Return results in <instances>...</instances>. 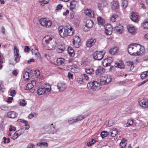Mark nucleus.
Returning a JSON list of instances; mask_svg holds the SVG:
<instances>
[{
    "instance_id": "obj_1",
    "label": "nucleus",
    "mask_w": 148,
    "mask_h": 148,
    "mask_svg": "<svg viewBox=\"0 0 148 148\" xmlns=\"http://www.w3.org/2000/svg\"><path fill=\"white\" fill-rule=\"evenodd\" d=\"M145 51L143 47L140 44L133 43L128 45L127 51L131 55L138 56L142 54Z\"/></svg>"
},
{
    "instance_id": "obj_52",
    "label": "nucleus",
    "mask_w": 148,
    "mask_h": 148,
    "mask_svg": "<svg viewBox=\"0 0 148 148\" xmlns=\"http://www.w3.org/2000/svg\"><path fill=\"white\" fill-rule=\"evenodd\" d=\"M3 139L4 140L3 142L5 144L8 143L10 141V140L9 138H7L6 137H4L3 138Z\"/></svg>"
},
{
    "instance_id": "obj_25",
    "label": "nucleus",
    "mask_w": 148,
    "mask_h": 148,
    "mask_svg": "<svg viewBox=\"0 0 148 148\" xmlns=\"http://www.w3.org/2000/svg\"><path fill=\"white\" fill-rule=\"evenodd\" d=\"M85 72L88 74L91 75L93 74L94 73V70L93 68H85Z\"/></svg>"
},
{
    "instance_id": "obj_22",
    "label": "nucleus",
    "mask_w": 148,
    "mask_h": 148,
    "mask_svg": "<svg viewBox=\"0 0 148 148\" xmlns=\"http://www.w3.org/2000/svg\"><path fill=\"white\" fill-rule=\"evenodd\" d=\"M130 17L132 20L134 22H137L139 20L138 15L134 12L131 13Z\"/></svg>"
},
{
    "instance_id": "obj_11",
    "label": "nucleus",
    "mask_w": 148,
    "mask_h": 148,
    "mask_svg": "<svg viewBox=\"0 0 148 148\" xmlns=\"http://www.w3.org/2000/svg\"><path fill=\"white\" fill-rule=\"evenodd\" d=\"M134 67V66L133 62L129 61L126 62L125 68L127 71H129L132 70Z\"/></svg>"
},
{
    "instance_id": "obj_56",
    "label": "nucleus",
    "mask_w": 148,
    "mask_h": 148,
    "mask_svg": "<svg viewBox=\"0 0 148 148\" xmlns=\"http://www.w3.org/2000/svg\"><path fill=\"white\" fill-rule=\"evenodd\" d=\"M62 7V5H61V4H58V5L57 6L56 9V11H58L59 10H60L61 9Z\"/></svg>"
},
{
    "instance_id": "obj_29",
    "label": "nucleus",
    "mask_w": 148,
    "mask_h": 148,
    "mask_svg": "<svg viewBox=\"0 0 148 148\" xmlns=\"http://www.w3.org/2000/svg\"><path fill=\"white\" fill-rule=\"evenodd\" d=\"M129 33L132 34L135 33L136 29L135 27L132 25H130L128 28Z\"/></svg>"
},
{
    "instance_id": "obj_13",
    "label": "nucleus",
    "mask_w": 148,
    "mask_h": 148,
    "mask_svg": "<svg viewBox=\"0 0 148 148\" xmlns=\"http://www.w3.org/2000/svg\"><path fill=\"white\" fill-rule=\"evenodd\" d=\"M57 87L60 91H63L66 88V84L64 82H60L58 83Z\"/></svg>"
},
{
    "instance_id": "obj_43",
    "label": "nucleus",
    "mask_w": 148,
    "mask_h": 148,
    "mask_svg": "<svg viewBox=\"0 0 148 148\" xmlns=\"http://www.w3.org/2000/svg\"><path fill=\"white\" fill-rule=\"evenodd\" d=\"M133 123V120L132 119H129L128 120L127 123L126 124V127H128L130 126Z\"/></svg>"
},
{
    "instance_id": "obj_40",
    "label": "nucleus",
    "mask_w": 148,
    "mask_h": 148,
    "mask_svg": "<svg viewBox=\"0 0 148 148\" xmlns=\"http://www.w3.org/2000/svg\"><path fill=\"white\" fill-rule=\"evenodd\" d=\"M118 16L116 14H113L112 15L110 18V21L112 22H114L115 21V19L117 18Z\"/></svg>"
},
{
    "instance_id": "obj_47",
    "label": "nucleus",
    "mask_w": 148,
    "mask_h": 148,
    "mask_svg": "<svg viewBox=\"0 0 148 148\" xmlns=\"http://www.w3.org/2000/svg\"><path fill=\"white\" fill-rule=\"evenodd\" d=\"M96 141L94 139H92L91 141L87 143V145L88 146H90L93 145L95 143Z\"/></svg>"
},
{
    "instance_id": "obj_18",
    "label": "nucleus",
    "mask_w": 148,
    "mask_h": 148,
    "mask_svg": "<svg viewBox=\"0 0 148 148\" xmlns=\"http://www.w3.org/2000/svg\"><path fill=\"white\" fill-rule=\"evenodd\" d=\"M111 8L112 10H116L118 9L119 4L117 1H113L111 3Z\"/></svg>"
},
{
    "instance_id": "obj_39",
    "label": "nucleus",
    "mask_w": 148,
    "mask_h": 148,
    "mask_svg": "<svg viewBox=\"0 0 148 148\" xmlns=\"http://www.w3.org/2000/svg\"><path fill=\"white\" fill-rule=\"evenodd\" d=\"M23 77L25 80L29 79V72L24 71L23 73Z\"/></svg>"
},
{
    "instance_id": "obj_5",
    "label": "nucleus",
    "mask_w": 148,
    "mask_h": 148,
    "mask_svg": "<svg viewBox=\"0 0 148 148\" xmlns=\"http://www.w3.org/2000/svg\"><path fill=\"white\" fill-rule=\"evenodd\" d=\"M105 53L103 51H96L92 54V56L94 59L100 60H101L104 57Z\"/></svg>"
},
{
    "instance_id": "obj_35",
    "label": "nucleus",
    "mask_w": 148,
    "mask_h": 148,
    "mask_svg": "<svg viewBox=\"0 0 148 148\" xmlns=\"http://www.w3.org/2000/svg\"><path fill=\"white\" fill-rule=\"evenodd\" d=\"M97 21L99 25H103L105 23V20L100 17H97Z\"/></svg>"
},
{
    "instance_id": "obj_34",
    "label": "nucleus",
    "mask_w": 148,
    "mask_h": 148,
    "mask_svg": "<svg viewBox=\"0 0 148 148\" xmlns=\"http://www.w3.org/2000/svg\"><path fill=\"white\" fill-rule=\"evenodd\" d=\"M64 60L62 58H58L57 60V62L59 65H63L64 63Z\"/></svg>"
},
{
    "instance_id": "obj_49",
    "label": "nucleus",
    "mask_w": 148,
    "mask_h": 148,
    "mask_svg": "<svg viewBox=\"0 0 148 148\" xmlns=\"http://www.w3.org/2000/svg\"><path fill=\"white\" fill-rule=\"evenodd\" d=\"M120 29H116V32L119 34L122 33L123 31V27L122 26H120Z\"/></svg>"
},
{
    "instance_id": "obj_23",
    "label": "nucleus",
    "mask_w": 148,
    "mask_h": 148,
    "mask_svg": "<svg viewBox=\"0 0 148 148\" xmlns=\"http://www.w3.org/2000/svg\"><path fill=\"white\" fill-rule=\"evenodd\" d=\"M65 49L64 45L60 44L58 47V49H57V51L58 53H61L64 51Z\"/></svg>"
},
{
    "instance_id": "obj_44",
    "label": "nucleus",
    "mask_w": 148,
    "mask_h": 148,
    "mask_svg": "<svg viewBox=\"0 0 148 148\" xmlns=\"http://www.w3.org/2000/svg\"><path fill=\"white\" fill-rule=\"evenodd\" d=\"M85 118L84 116L79 115L75 119L76 122L78 121H80L84 119Z\"/></svg>"
},
{
    "instance_id": "obj_32",
    "label": "nucleus",
    "mask_w": 148,
    "mask_h": 148,
    "mask_svg": "<svg viewBox=\"0 0 148 148\" xmlns=\"http://www.w3.org/2000/svg\"><path fill=\"white\" fill-rule=\"evenodd\" d=\"M142 25L144 28L148 29V18L145 19L142 23Z\"/></svg>"
},
{
    "instance_id": "obj_59",
    "label": "nucleus",
    "mask_w": 148,
    "mask_h": 148,
    "mask_svg": "<svg viewBox=\"0 0 148 148\" xmlns=\"http://www.w3.org/2000/svg\"><path fill=\"white\" fill-rule=\"evenodd\" d=\"M148 81V78L147 79L139 83L138 84V86H141V85L145 84V83L146 82H147Z\"/></svg>"
},
{
    "instance_id": "obj_2",
    "label": "nucleus",
    "mask_w": 148,
    "mask_h": 148,
    "mask_svg": "<svg viewBox=\"0 0 148 148\" xmlns=\"http://www.w3.org/2000/svg\"><path fill=\"white\" fill-rule=\"evenodd\" d=\"M53 38L47 36L43 38L42 42V46L47 50L55 49L56 46L55 42L52 40Z\"/></svg>"
},
{
    "instance_id": "obj_37",
    "label": "nucleus",
    "mask_w": 148,
    "mask_h": 148,
    "mask_svg": "<svg viewBox=\"0 0 148 148\" xmlns=\"http://www.w3.org/2000/svg\"><path fill=\"white\" fill-rule=\"evenodd\" d=\"M128 4L127 1L126 0H122L121 2V6L123 8H125Z\"/></svg>"
},
{
    "instance_id": "obj_53",
    "label": "nucleus",
    "mask_w": 148,
    "mask_h": 148,
    "mask_svg": "<svg viewBox=\"0 0 148 148\" xmlns=\"http://www.w3.org/2000/svg\"><path fill=\"white\" fill-rule=\"evenodd\" d=\"M16 134H17L18 136H20L23 133V132L22 131V129H20L16 131Z\"/></svg>"
},
{
    "instance_id": "obj_51",
    "label": "nucleus",
    "mask_w": 148,
    "mask_h": 148,
    "mask_svg": "<svg viewBox=\"0 0 148 148\" xmlns=\"http://www.w3.org/2000/svg\"><path fill=\"white\" fill-rule=\"evenodd\" d=\"M37 116V115L36 113L34 112L32 113L29 115L28 117L29 118L31 119L34 117H36Z\"/></svg>"
},
{
    "instance_id": "obj_63",
    "label": "nucleus",
    "mask_w": 148,
    "mask_h": 148,
    "mask_svg": "<svg viewBox=\"0 0 148 148\" xmlns=\"http://www.w3.org/2000/svg\"><path fill=\"white\" fill-rule=\"evenodd\" d=\"M104 60H106V61L107 62H109V63H111L113 61V59L111 57H109L108 58L105 59Z\"/></svg>"
},
{
    "instance_id": "obj_7",
    "label": "nucleus",
    "mask_w": 148,
    "mask_h": 148,
    "mask_svg": "<svg viewBox=\"0 0 148 148\" xmlns=\"http://www.w3.org/2000/svg\"><path fill=\"white\" fill-rule=\"evenodd\" d=\"M81 40L79 37L75 36L73 37V44L74 47L76 48L79 47L80 45Z\"/></svg>"
},
{
    "instance_id": "obj_41",
    "label": "nucleus",
    "mask_w": 148,
    "mask_h": 148,
    "mask_svg": "<svg viewBox=\"0 0 148 148\" xmlns=\"http://www.w3.org/2000/svg\"><path fill=\"white\" fill-rule=\"evenodd\" d=\"M37 145H38L39 146L42 147L43 146L46 145L47 146H48V144L47 143L45 142H40L39 143H37Z\"/></svg>"
},
{
    "instance_id": "obj_12",
    "label": "nucleus",
    "mask_w": 148,
    "mask_h": 148,
    "mask_svg": "<svg viewBox=\"0 0 148 148\" xmlns=\"http://www.w3.org/2000/svg\"><path fill=\"white\" fill-rule=\"evenodd\" d=\"M58 30L59 34L61 37H64L67 36L66 27H63V26H60L59 27Z\"/></svg>"
},
{
    "instance_id": "obj_4",
    "label": "nucleus",
    "mask_w": 148,
    "mask_h": 148,
    "mask_svg": "<svg viewBox=\"0 0 148 148\" xmlns=\"http://www.w3.org/2000/svg\"><path fill=\"white\" fill-rule=\"evenodd\" d=\"M87 87L89 89L95 90L101 88L100 84L97 82H90L88 83Z\"/></svg>"
},
{
    "instance_id": "obj_60",
    "label": "nucleus",
    "mask_w": 148,
    "mask_h": 148,
    "mask_svg": "<svg viewBox=\"0 0 148 148\" xmlns=\"http://www.w3.org/2000/svg\"><path fill=\"white\" fill-rule=\"evenodd\" d=\"M20 105L22 106H25L27 104V103L25 102V101L24 99H23L22 101L20 102Z\"/></svg>"
},
{
    "instance_id": "obj_10",
    "label": "nucleus",
    "mask_w": 148,
    "mask_h": 148,
    "mask_svg": "<svg viewBox=\"0 0 148 148\" xmlns=\"http://www.w3.org/2000/svg\"><path fill=\"white\" fill-rule=\"evenodd\" d=\"M14 60L16 62L15 63L18 62L20 60V56H19V50L17 48L15 45L14 46Z\"/></svg>"
},
{
    "instance_id": "obj_3",
    "label": "nucleus",
    "mask_w": 148,
    "mask_h": 148,
    "mask_svg": "<svg viewBox=\"0 0 148 148\" xmlns=\"http://www.w3.org/2000/svg\"><path fill=\"white\" fill-rule=\"evenodd\" d=\"M55 125L53 123L48 124L45 125L42 129V132L44 133L54 134L57 132Z\"/></svg>"
},
{
    "instance_id": "obj_45",
    "label": "nucleus",
    "mask_w": 148,
    "mask_h": 148,
    "mask_svg": "<svg viewBox=\"0 0 148 148\" xmlns=\"http://www.w3.org/2000/svg\"><path fill=\"white\" fill-rule=\"evenodd\" d=\"M106 60H104L102 62V64L104 66H108L110 65V63L106 61Z\"/></svg>"
},
{
    "instance_id": "obj_28",
    "label": "nucleus",
    "mask_w": 148,
    "mask_h": 148,
    "mask_svg": "<svg viewBox=\"0 0 148 148\" xmlns=\"http://www.w3.org/2000/svg\"><path fill=\"white\" fill-rule=\"evenodd\" d=\"M119 51V49L117 47H114L110 49L109 52L111 54L114 55L117 53Z\"/></svg>"
},
{
    "instance_id": "obj_50",
    "label": "nucleus",
    "mask_w": 148,
    "mask_h": 148,
    "mask_svg": "<svg viewBox=\"0 0 148 148\" xmlns=\"http://www.w3.org/2000/svg\"><path fill=\"white\" fill-rule=\"evenodd\" d=\"M81 77L84 80H86V81H88L89 80L88 76L86 74L82 75Z\"/></svg>"
},
{
    "instance_id": "obj_21",
    "label": "nucleus",
    "mask_w": 148,
    "mask_h": 148,
    "mask_svg": "<svg viewBox=\"0 0 148 148\" xmlns=\"http://www.w3.org/2000/svg\"><path fill=\"white\" fill-rule=\"evenodd\" d=\"M7 116L10 118H14L18 115V114L14 111H10L7 113Z\"/></svg>"
},
{
    "instance_id": "obj_61",
    "label": "nucleus",
    "mask_w": 148,
    "mask_h": 148,
    "mask_svg": "<svg viewBox=\"0 0 148 148\" xmlns=\"http://www.w3.org/2000/svg\"><path fill=\"white\" fill-rule=\"evenodd\" d=\"M68 77L69 79H73V75L71 73L69 72L68 73Z\"/></svg>"
},
{
    "instance_id": "obj_30",
    "label": "nucleus",
    "mask_w": 148,
    "mask_h": 148,
    "mask_svg": "<svg viewBox=\"0 0 148 148\" xmlns=\"http://www.w3.org/2000/svg\"><path fill=\"white\" fill-rule=\"evenodd\" d=\"M115 66L116 67L120 69H122L124 67V65L121 61H119V62H116L115 63Z\"/></svg>"
},
{
    "instance_id": "obj_27",
    "label": "nucleus",
    "mask_w": 148,
    "mask_h": 148,
    "mask_svg": "<svg viewBox=\"0 0 148 148\" xmlns=\"http://www.w3.org/2000/svg\"><path fill=\"white\" fill-rule=\"evenodd\" d=\"M77 2L75 0L72 1L70 3V8L71 10H73L75 8L76 5L77 4Z\"/></svg>"
},
{
    "instance_id": "obj_38",
    "label": "nucleus",
    "mask_w": 148,
    "mask_h": 148,
    "mask_svg": "<svg viewBox=\"0 0 148 148\" xmlns=\"http://www.w3.org/2000/svg\"><path fill=\"white\" fill-rule=\"evenodd\" d=\"M148 76V71L143 72L141 74L140 77L142 79H144Z\"/></svg>"
},
{
    "instance_id": "obj_48",
    "label": "nucleus",
    "mask_w": 148,
    "mask_h": 148,
    "mask_svg": "<svg viewBox=\"0 0 148 148\" xmlns=\"http://www.w3.org/2000/svg\"><path fill=\"white\" fill-rule=\"evenodd\" d=\"M76 122L75 119H73V118H70L68 121V123L69 124H72L75 123Z\"/></svg>"
},
{
    "instance_id": "obj_31",
    "label": "nucleus",
    "mask_w": 148,
    "mask_h": 148,
    "mask_svg": "<svg viewBox=\"0 0 148 148\" xmlns=\"http://www.w3.org/2000/svg\"><path fill=\"white\" fill-rule=\"evenodd\" d=\"M68 52L70 56L73 57L75 55L74 50L71 47H69Z\"/></svg>"
},
{
    "instance_id": "obj_54",
    "label": "nucleus",
    "mask_w": 148,
    "mask_h": 148,
    "mask_svg": "<svg viewBox=\"0 0 148 148\" xmlns=\"http://www.w3.org/2000/svg\"><path fill=\"white\" fill-rule=\"evenodd\" d=\"M77 82L78 83L80 84H82L84 83V79L82 77L78 78Z\"/></svg>"
},
{
    "instance_id": "obj_57",
    "label": "nucleus",
    "mask_w": 148,
    "mask_h": 148,
    "mask_svg": "<svg viewBox=\"0 0 148 148\" xmlns=\"http://www.w3.org/2000/svg\"><path fill=\"white\" fill-rule=\"evenodd\" d=\"M95 73L96 75H98L99 74H101L103 73L101 72L100 69H99V68L96 70Z\"/></svg>"
},
{
    "instance_id": "obj_8",
    "label": "nucleus",
    "mask_w": 148,
    "mask_h": 148,
    "mask_svg": "<svg viewBox=\"0 0 148 148\" xmlns=\"http://www.w3.org/2000/svg\"><path fill=\"white\" fill-rule=\"evenodd\" d=\"M48 87L47 88H45L44 87L39 88L37 90L38 94L39 95H41L44 94L47 90L49 92L51 90V87L50 85L48 84Z\"/></svg>"
},
{
    "instance_id": "obj_26",
    "label": "nucleus",
    "mask_w": 148,
    "mask_h": 148,
    "mask_svg": "<svg viewBox=\"0 0 148 148\" xmlns=\"http://www.w3.org/2000/svg\"><path fill=\"white\" fill-rule=\"evenodd\" d=\"M32 55L36 56V57H37V59L39 60H40L41 57L37 49H35L34 51L32 50Z\"/></svg>"
},
{
    "instance_id": "obj_62",
    "label": "nucleus",
    "mask_w": 148,
    "mask_h": 148,
    "mask_svg": "<svg viewBox=\"0 0 148 148\" xmlns=\"http://www.w3.org/2000/svg\"><path fill=\"white\" fill-rule=\"evenodd\" d=\"M16 130V128L12 126L11 125L10 126V128H9V130L11 132L13 130L14 131H15Z\"/></svg>"
},
{
    "instance_id": "obj_33",
    "label": "nucleus",
    "mask_w": 148,
    "mask_h": 148,
    "mask_svg": "<svg viewBox=\"0 0 148 148\" xmlns=\"http://www.w3.org/2000/svg\"><path fill=\"white\" fill-rule=\"evenodd\" d=\"M47 20L46 18H41L39 21L40 24L42 26L46 27V23Z\"/></svg>"
},
{
    "instance_id": "obj_24",
    "label": "nucleus",
    "mask_w": 148,
    "mask_h": 148,
    "mask_svg": "<svg viewBox=\"0 0 148 148\" xmlns=\"http://www.w3.org/2000/svg\"><path fill=\"white\" fill-rule=\"evenodd\" d=\"M110 135L112 137L115 136L118 134V130L116 128H113L110 130Z\"/></svg>"
},
{
    "instance_id": "obj_14",
    "label": "nucleus",
    "mask_w": 148,
    "mask_h": 148,
    "mask_svg": "<svg viewBox=\"0 0 148 148\" xmlns=\"http://www.w3.org/2000/svg\"><path fill=\"white\" fill-rule=\"evenodd\" d=\"M84 13L88 16L94 18L95 17V15L93 11L89 9L86 8L85 10Z\"/></svg>"
},
{
    "instance_id": "obj_9",
    "label": "nucleus",
    "mask_w": 148,
    "mask_h": 148,
    "mask_svg": "<svg viewBox=\"0 0 148 148\" xmlns=\"http://www.w3.org/2000/svg\"><path fill=\"white\" fill-rule=\"evenodd\" d=\"M93 23L91 20L88 19L86 21V25L84 27V30L85 31H88L89 29L91 28L93 25Z\"/></svg>"
},
{
    "instance_id": "obj_6",
    "label": "nucleus",
    "mask_w": 148,
    "mask_h": 148,
    "mask_svg": "<svg viewBox=\"0 0 148 148\" xmlns=\"http://www.w3.org/2000/svg\"><path fill=\"white\" fill-rule=\"evenodd\" d=\"M112 80L111 77L108 75H106L102 77L100 80V84L103 85L108 84Z\"/></svg>"
},
{
    "instance_id": "obj_42",
    "label": "nucleus",
    "mask_w": 148,
    "mask_h": 148,
    "mask_svg": "<svg viewBox=\"0 0 148 148\" xmlns=\"http://www.w3.org/2000/svg\"><path fill=\"white\" fill-rule=\"evenodd\" d=\"M125 141L126 140L125 139L123 138L122 140L120 143V146L121 147V148H123L126 145V143H125Z\"/></svg>"
},
{
    "instance_id": "obj_64",
    "label": "nucleus",
    "mask_w": 148,
    "mask_h": 148,
    "mask_svg": "<svg viewBox=\"0 0 148 148\" xmlns=\"http://www.w3.org/2000/svg\"><path fill=\"white\" fill-rule=\"evenodd\" d=\"M16 94L15 91L14 90H13L10 91V95L11 96L14 97Z\"/></svg>"
},
{
    "instance_id": "obj_19",
    "label": "nucleus",
    "mask_w": 148,
    "mask_h": 148,
    "mask_svg": "<svg viewBox=\"0 0 148 148\" xmlns=\"http://www.w3.org/2000/svg\"><path fill=\"white\" fill-rule=\"evenodd\" d=\"M66 33L67 36H71L73 34L74 31L71 26L68 27L67 26L66 27Z\"/></svg>"
},
{
    "instance_id": "obj_16",
    "label": "nucleus",
    "mask_w": 148,
    "mask_h": 148,
    "mask_svg": "<svg viewBox=\"0 0 148 148\" xmlns=\"http://www.w3.org/2000/svg\"><path fill=\"white\" fill-rule=\"evenodd\" d=\"M139 105L144 108H148V99H142L139 102Z\"/></svg>"
},
{
    "instance_id": "obj_55",
    "label": "nucleus",
    "mask_w": 148,
    "mask_h": 148,
    "mask_svg": "<svg viewBox=\"0 0 148 148\" xmlns=\"http://www.w3.org/2000/svg\"><path fill=\"white\" fill-rule=\"evenodd\" d=\"M39 2H41V4H45L48 3L49 1V0H39Z\"/></svg>"
},
{
    "instance_id": "obj_20",
    "label": "nucleus",
    "mask_w": 148,
    "mask_h": 148,
    "mask_svg": "<svg viewBox=\"0 0 148 148\" xmlns=\"http://www.w3.org/2000/svg\"><path fill=\"white\" fill-rule=\"evenodd\" d=\"M36 82L35 80H32L31 81V82L28 83L25 89L27 90H30L32 89L36 85Z\"/></svg>"
},
{
    "instance_id": "obj_46",
    "label": "nucleus",
    "mask_w": 148,
    "mask_h": 148,
    "mask_svg": "<svg viewBox=\"0 0 148 148\" xmlns=\"http://www.w3.org/2000/svg\"><path fill=\"white\" fill-rule=\"evenodd\" d=\"M46 24V27H49L52 24V22L50 20H47Z\"/></svg>"
},
{
    "instance_id": "obj_15",
    "label": "nucleus",
    "mask_w": 148,
    "mask_h": 148,
    "mask_svg": "<svg viewBox=\"0 0 148 148\" xmlns=\"http://www.w3.org/2000/svg\"><path fill=\"white\" fill-rule=\"evenodd\" d=\"M112 29L111 25L110 24H107L105 26V32L106 34L108 35L111 34Z\"/></svg>"
},
{
    "instance_id": "obj_58",
    "label": "nucleus",
    "mask_w": 148,
    "mask_h": 148,
    "mask_svg": "<svg viewBox=\"0 0 148 148\" xmlns=\"http://www.w3.org/2000/svg\"><path fill=\"white\" fill-rule=\"evenodd\" d=\"M34 74L36 76L38 77L40 75V71L38 70H35L34 71Z\"/></svg>"
},
{
    "instance_id": "obj_36",
    "label": "nucleus",
    "mask_w": 148,
    "mask_h": 148,
    "mask_svg": "<svg viewBox=\"0 0 148 148\" xmlns=\"http://www.w3.org/2000/svg\"><path fill=\"white\" fill-rule=\"evenodd\" d=\"M110 135V133L106 131H103L101 133V136L102 138L106 137L107 136Z\"/></svg>"
},
{
    "instance_id": "obj_17",
    "label": "nucleus",
    "mask_w": 148,
    "mask_h": 148,
    "mask_svg": "<svg viewBox=\"0 0 148 148\" xmlns=\"http://www.w3.org/2000/svg\"><path fill=\"white\" fill-rule=\"evenodd\" d=\"M96 41V40L95 39H88L86 43V46L89 47H91L94 45Z\"/></svg>"
}]
</instances>
